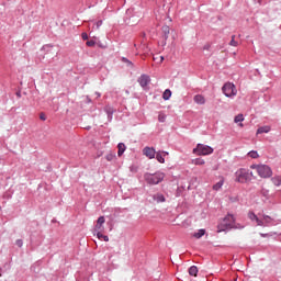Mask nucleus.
<instances>
[{
  "label": "nucleus",
  "instance_id": "nucleus-12",
  "mask_svg": "<svg viewBox=\"0 0 281 281\" xmlns=\"http://www.w3.org/2000/svg\"><path fill=\"white\" fill-rule=\"evenodd\" d=\"M154 201H156L157 203H165L166 196H164V194L161 193H157L154 195Z\"/></svg>",
  "mask_w": 281,
  "mask_h": 281
},
{
  "label": "nucleus",
  "instance_id": "nucleus-30",
  "mask_svg": "<svg viewBox=\"0 0 281 281\" xmlns=\"http://www.w3.org/2000/svg\"><path fill=\"white\" fill-rule=\"evenodd\" d=\"M238 183H245V181H247V178L241 177V178H236V180Z\"/></svg>",
  "mask_w": 281,
  "mask_h": 281
},
{
  "label": "nucleus",
  "instance_id": "nucleus-34",
  "mask_svg": "<svg viewBox=\"0 0 281 281\" xmlns=\"http://www.w3.org/2000/svg\"><path fill=\"white\" fill-rule=\"evenodd\" d=\"M15 245H18L19 247H23V239H18L15 241Z\"/></svg>",
  "mask_w": 281,
  "mask_h": 281
},
{
  "label": "nucleus",
  "instance_id": "nucleus-18",
  "mask_svg": "<svg viewBox=\"0 0 281 281\" xmlns=\"http://www.w3.org/2000/svg\"><path fill=\"white\" fill-rule=\"evenodd\" d=\"M105 159H106V161H115V159H116L115 153L106 154Z\"/></svg>",
  "mask_w": 281,
  "mask_h": 281
},
{
  "label": "nucleus",
  "instance_id": "nucleus-38",
  "mask_svg": "<svg viewBox=\"0 0 281 281\" xmlns=\"http://www.w3.org/2000/svg\"><path fill=\"white\" fill-rule=\"evenodd\" d=\"M160 63H164V56H160Z\"/></svg>",
  "mask_w": 281,
  "mask_h": 281
},
{
  "label": "nucleus",
  "instance_id": "nucleus-13",
  "mask_svg": "<svg viewBox=\"0 0 281 281\" xmlns=\"http://www.w3.org/2000/svg\"><path fill=\"white\" fill-rule=\"evenodd\" d=\"M119 151L117 155L119 157H122L124 155V151L126 150V145H124V143H120L117 145Z\"/></svg>",
  "mask_w": 281,
  "mask_h": 281
},
{
  "label": "nucleus",
  "instance_id": "nucleus-39",
  "mask_svg": "<svg viewBox=\"0 0 281 281\" xmlns=\"http://www.w3.org/2000/svg\"><path fill=\"white\" fill-rule=\"evenodd\" d=\"M162 155H164V157H166V155H168V153H166V151H162Z\"/></svg>",
  "mask_w": 281,
  "mask_h": 281
},
{
  "label": "nucleus",
  "instance_id": "nucleus-28",
  "mask_svg": "<svg viewBox=\"0 0 281 281\" xmlns=\"http://www.w3.org/2000/svg\"><path fill=\"white\" fill-rule=\"evenodd\" d=\"M87 47H95V41L90 40L86 43Z\"/></svg>",
  "mask_w": 281,
  "mask_h": 281
},
{
  "label": "nucleus",
  "instance_id": "nucleus-10",
  "mask_svg": "<svg viewBox=\"0 0 281 281\" xmlns=\"http://www.w3.org/2000/svg\"><path fill=\"white\" fill-rule=\"evenodd\" d=\"M249 218L250 221H256L257 225H259L260 227L265 226V223L260 218H258V215L249 213Z\"/></svg>",
  "mask_w": 281,
  "mask_h": 281
},
{
  "label": "nucleus",
  "instance_id": "nucleus-1",
  "mask_svg": "<svg viewBox=\"0 0 281 281\" xmlns=\"http://www.w3.org/2000/svg\"><path fill=\"white\" fill-rule=\"evenodd\" d=\"M235 223H236V218H234V215L232 214L226 215L223 218L222 223L217 225V233L221 234V232H226V229H232Z\"/></svg>",
  "mask_w": 281,
  "mask_h": 281
},
{
  "label": "nucleus",
  "instance_id": "nucleus-37",
  "mask_svg": "<svg viewBox=\"0 0 281 281\" xmlns=\"http://www.w3.org/2000/svg\"><path fill=\"white\" fill-rule=\"evenodd\" d=\"M103 240H104L105 243H109V236L103 235Z\"/></svg>",
  "mask_w": 281,
  "mask_h": 281
},
{
  "label": "nucleus",
  "instance_id": "nucleus-29",
  "mask_svg": "<svg viewBox=\"0 0 281 281\" xmlns=\"http://www.w3.org/2000/svg\"><path fill=\"white\" fill-rule=\"evenodd\" d=\"M162 32L166 36H168V34H170V27L169 26H162Z\"/></svg>",
  "mask_w": 281,
  "mask_h": 281
},
{
  "label": "nucleus",
  "instance_id": "nucleus-26",
  "mask_svg": "<svg viewBox=\"0 0 281 281\" xmlns=\"http://www.w3.org/2000/svg\"><path fill=\"white\" fill-rule=\"evenodd\" d=\"M261 221L263 225H269V223H271V218L268 215H265Z\"/></svg>",
  "mask_w": 281,
  "mask_h": 281
},
{
  "label": "nucleus",
  "instance_id": "nucleus-16",
  "mask_svg": "<svg viewBox=\"0 0 281 281\" xmlns=\"http://www.w3.org/2000/svg\"><path fill=\"white\" fill-rule=\"evenodd\" d=\"M172 97V91L170 89H166L165 92L162 93V100H170Z\"/></svg>",
  "mask_w": 281,
  "mask_h": 281
},
{
  "label": "nucleus",
  "instance_id": "nucleus-24",
  "mask_svg": "<svg viewBox=\"0 0 281 281\" xmlns=\"http://www.w3.org/2000/svg\"><path fill=\"white\" fill-rule=\"evenodd\" d=\"M236 35H233L232 36V41L229 42V45L232 46V47H238V42H236Z\"/></svg>",
  "mask_w": 281,
  "mask_h": 281
},
{
  "label": "nucleus",
  "instance_id": "nucleus-31",
  "mask_svg": "<svg viewBox=\"0 0 281 281\" xmlns=\"http://www.w3.org/2000/svg\"><path fill=\"white\" fill-rule=\"evenodd\" d=\"M97 237L99 238V240H102V238H104L102 231H97Z\"/></svg>",
  "mask_w": 281,
  "mask_h": 281
},
{
  "label": "nucleus",
  "instance_id": "nucleus-19",
  "mask_svg": "<svg viewBox=\"0 0 281 281\" xmlns=\"http://www.w3.org/2000/svg\"><path fill=\"white\" fill-rule=\"evenodd\" d=\"M192 164H194V166H203L205 160L203 158H196L192 160Z\"/></svg>",
  "mask_w": 281,
  "mask_h": 281
},
{
  "label": "nucleus",
  "instance_id": "nucleus-27",
  "mask_svg": "<svg viewBox=\"0 0 281 281\" xmlns=\"http://www.w3.org/2000/svg\"><path fill=\"white\" fill-rule=\"evenodd\" d=\"M223 188V180L213 186V190H221Z\"/></svg>",
  "mask_w": 281,
  "mask_h": 281
},
{
  "label": "nucleus",
  "instance_id": "nucleus-7",
  "mask_svg": "<svg viewBox=\"0 0 281 281\" xmlns=\"http://www.w3.org/2000/svg\"><path fill=\"white\" fill-rule=\"evenodd\" d=\"M106 220H104V216H100L97 221V225L94 228V232H103L104 231V223Z\"/></svg>",
  "mask_w": 281,
  "mask_h": 281
},
{
  "label": "nucleus",
  "instance_id": "nucleus-36",
  "mask_svg": "<svg viewBox=\"0 0 281 281\" xmlns=\"http://www.w3.org/2000/svg\"><path fill=\"white\" fill-rule=\"evenodd\" d=\"M123 63H127V65H133V63H131V60L123 58Z\"/></svg>",
  "mask_w": 281,
  "mask_h": 281
},
{
  "label": "nucleus",
  "instance_id": "nucleus-3",
  "mask_svg": "<svg viewBox=\"0 0 281 281\" xmlns=\"http://www.w3.org/2000/svg\"><path fill=\"white\" fill-rule=\"evenodd\" d=\"M214 153V148L210 145L198 144L196 147L193 149V155L205 156L212 155Z\"/></svg>",
  "mask_w": 281,
  "mask_h": 281
},
{
  "label": "nucleus",
  "instance_id": "nucleus-35",
  "mask_svg": "<svg viewBox=\"0 0 281 281\" xmlns=\"http://www.w3.org/2000/svg\"><path fill=\"white\" fill-rule=\"evenodd\" d=\"M95 25H97V30H100V27L102 26V20L98 21Z\"/></svg>",
  "mask_w": 281,
  "mask_h": 281
},
{
  "label": "nucleus",
  "instance_id": "nucleus-9",
  "mask_svg": "<svg viewBox=\"0 0 281 281\" xmlns=\"http://www.w3.org/2000/svg\"><path fill=\"white\" fill-rule=\"evenodd\" d=\"M146 182L149 186H157V183H161V178H159V177H147Z\"/></svg>",
  "mask_w": 281,
  "mask_h": 281
},
{
  "label": "nucleus",
  "instance_id": "nucleus-22",
  "mask_svg": "<svg viewBox=\"0 0 281 281\" xmlns=\"http://www.w3.org/2000/svg\"><path fill=\"white\" fill-rule=\"evenodd\" d=\"M156 159H157V161H159V164H165L166 162V159L164 158L161 153L156 154Z\"/></svg>",
  "mask_w": 281,
  "mask_h": 281
},
{
  "label": "nucleus",
  "instance_id": "nucleus-21",
  "mask_svg": "<svg viewBox=\"0 0 281 281\" xmlns=\"http://www.w3.org/2000/svg\"><path fill=\"white\" fill-rule=\"evenodd\" d=\"M235 124H238V122H245V116L243 114H238L234 119Z\"/></svg>",
  "mask_w": 281,
  "mask_h": 281
},
{
  "label": "nucleus",
  "instance_id": "nucleus-20",
  "mask_svg": "<svg viewBox=\"0 0 281 281\" xmlns=\"http://www.w3.org/2000/svg\"><path fill=\"white\" fill-rule=\"evenodd\" d=\"M248 157H250L251 159H258L260 155L256 150H251L248 153Z\"/></svg>",
  "mask_w": 281,
  "mask_h": 281
},
{
  "label": "nucleus",
  "instance_id": "nucleus-15",
  "mask_svg": "<svg viewBox=\"0 0 281 281\" xmlns=\"http://www.w3.org/2000/svg\"><path fill=\"white\" fill-rule=\"evenodd\" d=\"M199 273V268H196V266H191L189 268V274L193 276V278H196Z\"/></svg>",
  "mask_w": 281,
  "mask_h": 281
},
{
  "label": "nucleus",
  "instance_id": "nucleus-8",
  "mask_svg": "<svg viewBox=\"0 0 281 281\" xmlns=\"http://www.w3.org/2000/svg\"><path fill=\"white\" fill-rule=\"evenodd\" d=\"M254 177V171H249V169H239L236 171V177Z\"/></svg>",
  "mask_w": 281,
  "mask_h": 281
},
{
  "label": "nucleus",
  "instance_id": "nucleus-40",
  "mask_svg": "<svg viewBox=\"0 0 281 281\" xmlns=\"http://www.w3.org/2000/svg\"><path fill=\"white\" fill-rule=\"evenodd\" d=\"M239 126H243V123H240Z\"/></svg>",
  "mask_w": 281,
  "mask_h": 281
},
{
  "label": "nucleus",
  "instance_id": "nucleus-6",
  "mask_svg": "<svg viewBox=\"0 0 281 281\" xmlns=\"http://www.w3.org/2000/svg\"><path fill=\"white\" fill-rule=\"evenodd\" d=\"M143 155H145V157H148V159H155V155H157V153L155 151V148L145 147L143 149Z\"/></svg>",
  "mask_w": 281,
  "mask_h": 281
},
{
  "label": "nucleus",
  "instance_id": "nucleus-5",
  "mask_svg": "<svg viewBox=\"0 0 281 281\" xmlns=\"http://www.w3.org/2000/svg\"><path fill=\"white\" fill-rule=\"evenodd\" d=\"M138 85H140V87L146 88L148 87V85H150V76L148 75H142L139 78H138Z\"/></svg>",
  "mask_w": 281,
  "mask_h": 281
},
{
  "label": "nucleus",
  "instance_id": "nucleus-23",
  "mask_svg": "<svg viewBox=\"0 0 281 281\" xmlns=\"http://www.w3.org/2000/svg\"><path fill=\"white\" fill-rule=\"evenodd\" d=\"M271 181L274 186H281V177H273Z\"/></svg>",
  "mask_w": 281,
  "mask_h": 281
},
{
  "label": "nucleus",
  "instance_id": "nucleus-14",
  "mask_svg": "<svg viewBox=\"0 0 281 281\" xmlns=\"http://www.w3.org/2000/svg\"><path fill=\"white\" fill-rule=\"evenodd\" d=\"M271 131L270 126H261L257 130V135H262V133H269Z\"/></svg>",
  "mask_w": 281,
  "mask_h": 281
},
{
  "label": "nucleus",
  "instance_id": "nucleus-11",
  "mask_svg": "<svg viewBox=\"0 0 281 281\" xmlns=\"http://www.w3.org/2000/svg\"><path fill=\"white\" fill-rule=\"evenodd\" d=\"M195 104H205V97L201 95V94H196L193 98Z\"/></svg>",
  "mask_w": 281,
  "mask_h": 281
},
{
  "label": "nucleus",
  "instance_id": "nucleus-25",
  "mask_svg": "<svg viewBox=\"0 0 281 281\" xmlns=\"http://www.w3.org/2000/svg\"><path fill=\"white\" fill-rule=\"evenodd\" d=\"M166 117H167L166 114L162 113V112H160L158 114V121L161 122V123L166 122Z\"/></svg>",
  "mask_w": 281,
  "mask_h": 281
},
{
  "label": "nucleus",
  "instance_id": "nucleus-32",
  "mask_svg": "<svg viewBox=\"0 0 281 281\" xmlns=\"http://www.w3.org/2000/svg\"><path fill=\"white\" fill-rule=\"evenodd\" d=\"M81 38H82L83 41H88V40H89V35H88L87 33H82V34H81Z\"/></svg>",
  "mask_w": 281,
  "mask_h": 281
},
{
  "label": "nucleus",
  "instance_id": "nucleus-33",
  "mask_svg": "<svg viewBox=\"0 0 281 281\" xmlns=\"http://www.w3.org/2000/svg\"><path fill=\"white\" fill-rule=\"evenodd\" d=\"M40 120H42L43 122H45V120H47V116L45 115V113L40 114Z\"/></svg>",
  "mask_w": 281,
  "mask_h": 281
},
{
  "label": "nucleus",
  "instance_id": "nucleus-4",
  "mask_svg": "<svg viewBox=\"0 0 281 281\" xmlns=\"http://www.w3.org/2000/svg\"><path fill=\"white\" fill-rule=\"evenodd\" d=\"M222 91L224 93V95H226V98H234V95H236V93H238V90H236V86H234V83H225L222 88Z\"/></svg>",
  "mask_w": 281,
  "mask_h": 281
},
{
  "label": "nucleus",
  "instance_id": "nucleus-17",
  "mask_svg": "<svg viewBox=\"0 0 281 281\" xmlns=\"http://www.w3.org/2000/svg\"><path fill=\"white\" fill-rule=\"evenodd\" d=\"M203 236H205V229H199V232L193 234V238H203Z\"/></svg>",
  "mask_w": 281,
  "mask_h": 281
},
{
  "label": "nucleus",
  "instance_id": "nucleus-2",
  "mask_svg": "<svg viewBox=\"0 0 281 281\" xmlns=\"http://www.w3.org/2000/svg\"><path fill=\"white\" fill-rule=\"evenodd\" d=\"M250 170H255L259 177H272L273 171L271 170V167L267 165H252L250 167Z\"/></svg>",
  "mask_w": 281,
  "mask_h": 281
}]
</instances>
